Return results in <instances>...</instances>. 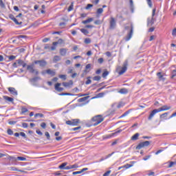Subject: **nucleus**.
<instances>
[{"label":"nucleus","mask_w":176,"mask_h":176,"mask_svg":"<svg viewBox=\"0 0 176 176\" xmlns=\"http://www.w3.org/2000/svg\"><path fill=\"white\" fill-rule=\"evenodd\" d=\"M104 116L102 115H97L91 118V119L87 121L86 125L88 127L98 126L100 123L104 122Z\"/></svg>","instance_id":"obj_1"},{"label":"nucleus","mask_w":176,"mask_h":176,"mask_svg":"<svg viewBox=\"0 0 176 176\" xmlns=\"http://www.w3.org/2000/svg\"><path fill=\"white\" fill-rule=\"evenodd\" d=\"M80 123V119H73L72 120H67L66 121V124L68 126H78Z\"/></svg>","instance_id":"obj_2"},{"label":"nucleus","mask_w":176,"mask_h":176,"mask_svg":"<svg viewBox=\"0 0 176 176\" xmlns=\"http://www.w3.org/2000/svg\"><path fill=\"white\" fill-rule=\"evenodd\" d=\"M42 75H49L50 76L52 77L56 76V70H53L52 69H47L44 70L41 72Z\"/></svg>","instance_id":"obj_3"},{"label":"nucleus","mask_w":176,"mask_h":176,"mask_svg":"<svg viewBox=\"0 0 176 176\" xmlns=\"http://www.w3.org/2000/svg\"><path fill=\"white\" fill-rule=\"evenodd\" d=\"M149 145H151V142L149 141L140 142L139 144H138L135 149L137 150L142 149V148H145V146H149Z\"/></svg>","instance_id":"obj_4"},{"label":"nucleus","mask_w":176,"mask_h":176,"mask_svg":"<svg viewBox=\"0 0 176 176\" xmlns=\"http://www.w3.org/2000/svg\"><path fill=\"white\" fill-rule=\"evenodd\" d=\"M27 69L30 72V74H34L35 75H39V72L34 69V65H28L27 66Z\"/></svg>","instance_id":"obj_5"},{"label":"nucleus","mask_w":176,"mask_h":176,"mask_svg":"<svg viewBox=\"0 0 176 176\" xmlns=\"http://www.w3.org/2000/svg\"><path fill=\"white\" fill-rule=\"evenodd\" d=\"M90 98V96H85L83 98H80L78 100V102H82L81 105H87L88 102H90V100H89Z\"/></svg>","instance_id":"obj_6"},{"label":"nucleus","mask_w":176,"mask_h":176,"mask_svg":"<svg viewBox=\"0 0 176 176\" xmlns=\"http://www.w3.org/2000/svg\"><path fill=\"white\" fill-rule=\"evenodd\" d=\"M116 28V19L113 17L110 18L109 21V30H115Z\"/></svg>","instance_id":"obj_7"},{"label":"nucleus","mask_w":176,"mask_h":176,"mask_svg":"<svg viewBox=\"0 0 176 176\" xmlns=\"http://www.w3.org/2000/svg\"><path fill=\"white\" fill-rule=\"evenodd\" d=\"M129 65V62L126 60L123 63V66L121 68V70L118 72L119 75H123L126 71H127V66Z\"/></svg>","instance_id":"obj_8"},{"label":"nucleus","mask_w":176,"mask_h":176,"mask_svg":"<svg viewBox=\"0 0 176 176\" xmlns=\"http://www.w3.org/2000/svg\"><path fill=\"white\" fill-rule=\"evenodd\" d=\"M159 110L157 109H155L151 112L150 113L148 117V120H152L153 119V117L156 113H159Z\"/></svg>","instance_id":"obj_9"},{"label":"nucleus","mask_w":176,"mask_h":176,"mask_svg":"<svg viewBox=\"0 0 176 176\" xmlns=\"http://www.w3.org/2000/svg\"><path fill=\"white\" fill-rule=\"evenodd\" d=\"M34 64H39L40 67H46L47 65V62L45 60H35Z\"/></svg>","instance_id":"obj_10"},{"label":"nucleus","mask_w":176,"mask_h":176,"mask_svg":"<svg viewBox=\"0 0 176 176\" xmlns=\"http://www.w3.org/2000/svg\"><path fill=\"white\" fill-rule=\"evenodd\" d=\"M157 109H158V112H163V111H170V109H171V107L167 106V105H164Z\"/></svg>","instance_id":"obj_11"},{"label":"nucleus","mask_w":176,"mask_h":176,"mask_svg":"<svg viewBox=\"0 0 176 176\" xmlns=\"http://www.w3.org/2000/svg\"><path fill=\"white\" fill-rule=\"evenodd\" d=\"M9 18L10 19V20H12V21H14V23H15L16 25H20L23 23L22 22H19V21H17V19H16L13 14H10Z\"/></svg>","instance_id":"obj_12"},{"label":"nucleus","mask_w":176,"mask_h":176,"mask_svg":"<svg viewBox=\"0 0 176 176\" xmlns=\"http://www.w3.org/2000/svg\"><path fill=\"white\" fill-rule=\"evenodd\" d=\"M133 25L131 26V30L130 32L128 34V35L126 36L125 41L127 42L129 40L131 39L132 36H133Z\"/></svg>","instance_id":"obj_13"},{"label":"nucleus","mask_w":176,"mask_h":176,"mask_svg":"<svg viewBox=\"0 0 176 176\" xmlns=\"http://www.w3.org/2000/svg\"><path fill=\"white\" fill-rule=\"evenodd\" d=\"M61 20L64 22L60 23L59 27H60V28H65V25H67V21H68V20H67L65 18H62Z\"/></svg>","instance_id":"obj_14"},{"label":"nucleus","mask_w":176,"mask_h":176,"mask_svg":"<svg viewBox=\"0 0 176 176\" xmlns=\"http://www.w3.org/2000/svg\"><path fill=\"white\" fill-rule=\"evenodd\" d=\"M8 91L10 93V94H12V96H17V91L14 87H9Z\"/></svg>","instance_id":"obj_15"},{"label":"nucleus","mask_w":176,"mask_h":176,"mask_svg":"<svg viewBox=\"0 0 176 176\" xmlns=\"http://www.w3.org/2000/svg\"><path fill=\"white\" fill-rule=\"evenodd\" d=\"M60 86H61V83L60 82H57L55 85V90H56V91H63V90H64V88L60 87Z\"/></svg>","instance_id":"obj_16"},{"label":"nucleus","mask_w":176,"mask_h":176,"mask_svg":"<svg viewBox=\"0 0 176 176\" xmlns=\"http://www.w3.org/2000/svg\"><path fill=\"white\" fill-rule=\"evenodd\" d=\"M3 100H5L7 102H13L14 101V99L13 98H10L8 96H3Z\"/></svg>","instance_id":"obj_17"},{"label":"nucleus","mask_w":176,"mask_h":176,"mask_svg":"<svg viewBox=\"0 0 176 176\" xmlns=\"http://www.w3.org/2000/svg\"><path fill=\"white\" fill-rule=\"evenodd\" d=\"M131 167H133V164H126L124 166L118 167V170H122V168H125V170H127L128 168H130Z\"/></svg>","instance_id":"obj_18"},{"label":"nucleus","mask_w":176,"mask_h":176,"mask_svg":"<svg viewBox=\"0 0 176 176\" xmlns=\"http://www.w3.org/2000/svg\"><path fill=\"white\" fill-rule=\"evenodd\" d=\"M153 24H155V18L151 17V19H148L147 20V25L152 26Z\"/></svg>","instance_id":"obj_19"},{"label":"nucleus","mask_w":176,"mask_h":176,"mask_svg":"<svg viewBox=\"0 0 176 176\" xmlns=\"http://www.w3.org/2000/svg\"><path fill=\"white\" fill-rule=\"evenodd\" d=\"M62 43H64V40H63L62 38H59L58 40V41H56V42H53L52 43V45H53V46H57V45H62Z\"/></svg>","instance_id":"obj_20"},{"label":"nucleus","mask_w":176,"mask_h":176,"mask_svg":"<svg viewBox=\"0 0 176 176\" xmlns=\"http://www.w3.org/2000/svg\"><path fill=\"white\" fill-rule=\"evenodd\" d=\"M118 93H120V94H127V93H129V89L126 88H122L118 91Z\"/></svg>","instance_id":"obj_21"},{"label":"nucleus","mask_w":176,"mask_h":176,"mask_svg":"<svg viewBox=\"0 0 176 176\" xmlns=\"http://www.w3.org/2000/svg\"><path fill=\"white\" fill-rule=\"evenodd\" d=\"M67 52H68V50L67 48H61L60 50V56H65L67 54Z\"/></svg>","instance_id":"obj_22"},{"label":"nucleus","mask_w":176,"mask_h":176,"mask_svg":"<svg viewBox=\"0 0 176 176\" xmlns=\"http://www.w3.org/2000/svg\"><path fill=\"white\" fill-rule=\"evenodd\" d=\"M17 63L19 65H22L23 68H25V67H27V63H25L24 61H23V60L21 59H19L17 60Z\"/></svg>","instance_id":"obj_23"},{"label":"nucleus","mask_w":176,"mask_h":176,"mask_svg":"<svg viewBox=\"0 0 176 176\" xmlns=\"http://www.w3.org/2000/svg\"><path fill=\"white\" fill-rule=\"evenodd\" d=\"M157 76L160 80H166V78L164 77V76L162 74V72H157Z\"/></svg>","instance_id":"obj_24"},{"label":"nucleus","mask_w":176,"mask_h":176,"mask_svg":"<svg viewBox=\"0 0 176 176\" xmlns=\"http://www.w3.org/2000/svg\"><path fill=\"white\" fill-rule=\"evenodd\" d=\"M139 138H140V133H136L135 135H133L131 138V141H137V140H138Z\"/></svg>","instance_id":"obj_25"},{"label":"nucleus","mask_w":176,"mask_h":176,"mask_svg":"<svg viewBox=\"0 0 176 176\" xmlns=\"http://www.w3.org/2000/svg\"><path fill=\"white\" fill-rule=\"evenodd\" d=\"M94 20V18H89L88 19H86L85 21H82V24H89V23H91Z\"/></svg>","instance_id":"obj_26"},{"label":"nucleus","mask_w":176,"mask_h":176,"mask_svg":"<svg viewBox=\"0 0 176 176\" xmlns=\"http://www.w3.org/2000/svg\"><path fill=\"white\" fill-rule=\"evenodd\" d=\"M91 68V64H87L85 66V69L84 70V72H85V74H87V72H90V69Z\"/></svg>","instance_id":"obj_27"},{"label":"nucleus","mask_w":176,"mask_h":176,"mask_svg":"<svg viewBox=\"0 0 176 176\" xmlns=\"http://www.w3.org/2000/svg\"><path fill=\"white\" fill-rule=\"evenodd\" d=\"M67 164L68 163L64 162L58 166V168H60V170H65V167Z\"/></svg>","instance_id":"obj_28"},{"label":"nucleus","mask_w":176,"mask_h":176,"mask_svg":"<svg viewBox=\"0 0 176 176\" xmlns=\"http://www.w3.org/2000/svg\"><path fill=\"white\" fill-rule=\"evenodd\" d=\"M80 31L84 35H87L89 34V30H87V29L82 28V29L80 30Z\"/></svg>","instance_id":"obj_29"},{"label":"nucleus","mask_w":176,"mask_h":176,"mask_svg":"<svg viewBox=\"0 0 176 176\" xmlns=\"http://www.w3.org/2000/svg\"><path fill=\"white\" fill-rule=\"evenodd\" d=\"M11 171H19V173H24V170H19L17 168L14 167V166H12L10 168Z\"/></svg>","instance_id":"obj_30"},{"label":"nucleus","mask_w":176,"mask_h":176,"mask_svg":"<svg viewBox=\"0 0 176 176\" xmlns=\"http://www.w3.org/2000/svg\"><path fill=\"white\" fill-rule=\"evenodd\" d=\"M60 60H61V58L59 56H55L54 57L53 61H54V63H57V62L60 61Z\"/></svg>","instance_id":"obj_31"},{"label":"nucleus","mask_w":176,"mask_h":176,"mask_svg":"<svg viewBox=\"0 0 176 176\" xmlns=\"http://www.w3.org/2000/svg\"><path fill=\"white\" fill-rule=\"evenodd\" d=\"M109 75V72H108L107 69L104 71V72L102 74V78H107V76Z\"/></svg>","instance_id":"obj_32"},{"label":"nucleus","mask_w":176,"mask_h":176,"mask_svg":"<svg viewBox=\"0 0 176 176\" xmlns=\"http://www.w3.org/2000/svg\"><path fill=\"white\" fill-rule=\"evenodd\" d=\"M26 112H28V109L25 107H22L21 114L24 115V113H26Z\"/></svg>","instance_id":"obj_33"},{"label":"nucleus","mask_w":176,"mask_h":176,"mask_svg":"<svg viewBox=\"0 0 176 176\" xmlns=\"http://www.w3.org/2000/svg\"><path fill=\"white\" fill-rule=\"evenodd\" d=\"M84 43H85L86 45H89V43H91V39L90 38H85Z\"/></svg>","instance_id":"obj_34"},{"label":"nucleus","mask_w":176,"mask_h":176,"mask_svg":"<svg viewBox=\"0 0 176 176\" xmlns=\"http://www.w3.org/2000/svg\"><path fill=\"white\" fill-rule=\"evenodd\" d=\"M122 129H119L118 131H116L115 133H113L111 134L109 138H111V137H113V135H116V134H119V133H122Z\"/></svg>","instance_id":"obj_35"},{"label":"nucleus","mask_w":176,"mask_h":176,"mask_svg":"<svg viewBox=\"0 0 176 176\" xmlns=\"http://www.w3.org/2000/svg\"><path fill=\"white\" fill-rule=\"evenodd\" d=\"M168 115V113H162L160 116V119H166V118H167V116Z\"/></svg>","instance_id":"obj_36"},{"label":"nucleus","mask_w":176,"mask_h":176,"mask_svg":"<svg viewBox=\"0 0 176 176\" xmlns=\"http://www.w3.org/2000/svg\"><path fill=\"white\" fill-rule=\"evenodd\" d=\"M93 80H95L96 82H98L99 80H101V76H96L93 78Z\"/></svg>","instance_id":"obj_37"},{"label":"nucleus","mask_w":176,"mask_h":176,"mask_svg":"<svg viewBox=\"0 0 176 176\" xmlns=\"http://www.w3.org/2000/svg\"><path fill=\"white\" fill-rule=\"evenodd\" d=\"M0 8L1 9H5V8H6V6H5L3 0H0Z\"/></svg>","instance_id":"obj_38"},{"label":"nucleus","mask_w":176,"mask_h":176,"mask_svg":"<svg viewBox=\"0 0 176 176\" xmlns=\"http://www.w3.org/2000/svg\"><path fill=\"white\" fill-rule=\"evenodd\" d=\"M176 161L175 162H169V165L168 166V168H171V167H173V166H175Z\"/></svg>","instance_id":"obj_39"},{"label":"nucleus","mask_w":176,"mask_h":176,"mask_svg":"<svg viewBox=\"0 0 176 176\" xmlns=\"http://www.w3.org/2000/svg\"><path fill=\"white\" fill-rule=\"evenodd\" d=\"M103 12H104V9L103 8H98L96 10L97 14H102V13H103Z\"/></svg>","instance_id":"obj_40"},{"label":"nucleus","mask_w":176,"mask_h":176,"mask_svg":"<svg viewBox=\"0 0 176 176\" xmlns=\"http://www.w3.org/2000/svg\"><path fill=\"white\" fill-rule=\"evenodd\" d=\"M16 160H19L20 162H25V160H27V158L24 157H17Z\"/></svg>","instance_id":"obj_41"},{"label":"nucleus","mask_w":176,"mask_h":176,"mask_svg":"<svg viewBox=\"0 0 176 176\" xmlns=\"http://www.w3.org/2000/svg\"><path fill=\"white\" fill-rule=\"evenodd\" d=\"M58 77L60 79H63V80H67V75H65V74H60L58 76Z\"/></svg>","instance_id":"obj_42"},{"label":"nucleus","mask_w":176,"mask_h":176,"mask_svg":"<svg viewBox=\"0 0 176 176\" xmlns=\"http://www.w3.org/2000/svg\"><path fill=\"white\" fill-rule=\"evenodd\" d=\"M70 168H71V170H72L74 168H78L79 165L78 164H74L73 165H70Z\"/></svg>","instance_id":"obj_43"},{"label":"nucleus","mask_w":176,"mask_h":176,"mask_svg":"<svg viewBox=\"0 0 176 176\" xmlns=\"http://www.w3.org/2000/svg\"><path fill=\"white\" fill-rule=\"evenodd\" d=\"M72 10H74V3H72L71 5L69 6L67 12H72Z\"/></svg>","instance_id":"obj_44"},{"label":"nucleus","mask_w":176,"mask_h":176,"mask_svg":"<svg viewBox=\"0 0 176 176\" xmlns=\"http://www.w3.org/2000/svg\"><path fill=\"white\" fill-rule=\"evenodd\" d=\"M131 110H128L126 111L125 113H124L120 118H124L125 116H127V115H129V113H130Z\"/></svg>","instance_id":"obj_45"},{"label":"nucleus","mask_w":176,"mask_h":176,"mask_svg":"<svg viewBox=\"0 0 176 176\" xmlns=\"http://www.w3.org/2000/svg\"><path fill=\"white\" fill-rule=\"evenodd\" d=\"M94 24H96V25H100L102 24V22L101 21V20L98 19L94 21Z\"/></svg>","instance_id":"obj_46"},{"label":"nucleus","mask_w":176,"mask_h":176,"mask_svg":"<svg viewBox=\"0 0 176 176\" xmlns=\"http://www.w3.org/2000/svg\"><path fill=\"white\" fill-rule=\"evenodd\" d=\"M9 60L10 61H13V60H16V56L14 55H11L8 56Z\"/></svg>","instance_id":"obj_47"},{"label":"nucleus","mask_w":176,"mask_h":176,"mask_svg":"<svg viewBox=\"0 0 176 176\" xmlns=\"http://www.w3.org/2000/svg\"><path fill=\"white\" fill-rule=\"evenodd\" d=\"M94 5L93 4H87V6L85 7L86 10H89V9H91V8H93Z\"/></svg>","instance_id":"obj_48"},{"label":"nucleus","mask_w":176,"mask_h":176,"mask_svg":"<svg viewBox=\"0 0 176 176\" xmlns=\"http://www.w3.org/2000/svg\"><path fill=\"white\" fill-rule=\"evenodd\" d=\"M91 3L94 5H98V3H100V0H92Z\"/></svg>","instance_id":"obj_49"},{"label":"nucleus","mask_w":176,"mask_h":176,"mask_svg":"<svg viewBox=\"0 0 176 176\" xmlns=\"http://www.w3.org/2000/svg\"><path fill=\"white\" fill-rule=\"evenodd\" d=\"M152 155H146L144 157H143V160H144V162H146V160H149V159H151Z\"/></svg>","instance_id":"obj_50"},{"label":"nucleus","mask_w":176,"mask_h":176,"mask_svg":"<svg viewBox=\"0 0 176 176\" xmlns=\"http://www.w3.org/2000/svg\"><path fill=\"white\" fill-rule=\"evenodd\" d=\"M90 78L91 77H87V81L85 82V85H90L91 83V80H90Z\"/></svg>","instance_id":"obj_51"},{"label":"nucleus","mask_w":176,"mask_h":176,"mask_svg":"<svg viewBox=\"0 0 176 176\" xmlns=\"http://www.w3.org/2000/svg\"><path fill=\"white\" fill-rule=\"evenodd\" d=\"M164 151V148H162V149H160L155 152V155H159V153H162Z\"/></svg>","instance_id":"obj_52"},{"label":"nucleus","mask_w":176,"mask_h":176,"mask_svg":"<svg viewBox=\"0 0 176 176\" xmlns=\"http://www.w3.org/2000/svg\"><path fill=\"white\" fill-rule=\"evenodd\" d=\"M7 133H8V135H13V131H12V129H8Z\"/></svg>","instance_id":"obj_53"},{"label":"nucleus","mask_w":176,"mask_h":176,"mask_svg":"<svg viewBox=\"0 0 176 176\" xmlns=\"http://www.w3.org/2000/svg\"><path fill=\"white\" fill-rule=\"evenodd\" d=\"M39 79H41L40 77H34V78H32L30 80H31V82H36V80H38Z\"/></svg>","instance_id":"obj_54"},{"label":"nucleus","mask_w":176,"mask_h":176,"mask_svg":"<svg viewBox=\"0 0 176 176\" xmlns=\"http://www.w3.org/2000/svg\"><path fill=\"white\" fill-rule=\"evenodd\" d=\"M80 129H82L81 126H78V127L72 128V131H76L77 130H80Z\"/></svg>","instance_id":"obj_55"},{"label":"nucleus","mask_w":176,"mask_h":176,"mask_svg":"<svg viewBox=\"0 0 176 176\" xmlns=\"http://www.w3.org/2000/svg\"><path fill=\"white\" fill-rule=\"evenodd\" d=\"M39 116L40 118H43V113H36L34 115V118H38Z\"/></svg>","instance_id":"obj_56"},{"label":"nucleus","mask_w":176,"mask_h":176,"mask_svg":"<svg viewBox=\"0 0 176 176\" xmlns=\"http://www.w3.org/2000/svg\"><path fill=\"white\" fill-rule=\"evenodd\" d=\"M103 96H105V94L104 92L102 93H99L97 96L98 98H102Z\"/></svg>","instance_id":"obj_57"},{"label":"nucleus","mask_w":176,"mask_h":176,"mask_svg":"<svg viewBox=\"0 0 176 176\" xmlns=\"http://www.w3.org/2000/svg\"><path fill=\"white\" fill-rule=\"evenodd\" d=\"M129 4L131 6V8L133 9V8H134V3L133 2V0H129Z\"/></svg>","instance_id":"obj_58"},{"label":"nucleus","mask_w":176,"mask_h":176,"mask_svg":"<svg viewBox=\"0 0 176 176\" xmlns=\"http://www.w3.org/2000/svg\"><path fill=\"white\" fill-rule=\"evenodd\" d=\"M109 174H111V170H107L103 174L102 176H109Z\"/></svg>","instance_id":"obj_59"},{"label":"nucleus","mask_w":176,"mask_h":176,"mask_svg":"<svg viewBox=\"0 0 176 176\" xmlns=\"http://www.w3.org/2000/svg\"><path fill=\"white\" fill-rule=\"evenodd\" d=\"M98 62L99 64H102V63H104V58H100L98 59Z\"/></svg>","instance_id":"obj_60"},{"label":"nucleus","mask_w":176,"mask_h":176,"mask_svg":"<svg viewBox=\"0 0 176 176\" xmlns=\"http://www.w3.org/2000/svg\"><path fill=\"white\" fill-rule=\"evenodd\" d=\"M45 135L47 137V140H50V134L49 132H45Z\"/></svg>","instance_id":"obj_61"},{"label":"nucleus","mask_w":176,"mask_h":176,"mask_svg":"<svg viewBox=\"0 0 176 176\" xmlns=\"http://www.w3.org/2000/svg\"><path fill=\"white\" fill-rule=\"evenodd\" d=\"M41 127H42V129H46V123L45 122H42L41 124Z\"/></svg>","instance_id":"obj_62"},{"label":"nucleus","mask_w":176,"mask_h":176,"mask_svg":"<svg viewBox=\"0 0 176 176\" xmlns=\"http://www.w3.org/2000/svg\"><path fill=\"white\" fill-rule=\"evenodd\" d=\"M172 35H173V36H176V28L173 30Z\"/></svg>","instance_id":"obj_63"},{"label":"nucleus","mask_w":176,"mask_h":176,"mask_svg":"<svg viewBox=\"0 0 176 176\" xmlns=\"http://www.w3.org/2000/svg\"><path fill=\"white\" fill-rule=\"evenodd\" d=\"M124 104H123V103H119L118 105H117V108H122L124 107Z\"/></svg>","instance_id":"obj_64"}]
</instances>
